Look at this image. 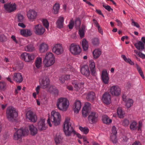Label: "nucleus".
<instances>
[{"label":"nucleus","mask_w":145,"mask_h":145,"mask_svg":"<svg viewBox=\"0 0 145 145\" xmlns=\"http://www.w3.org/2000/svg\"><path fill=\"white\" fill-rule=\"evenodd\" d=\"M98 117V115L96 113L91 112L88 116V120L90 123H93L97 120Z\"/></svg>","instance_id":"obj_16"},{"label":"nucleus","mask_w":145,"mask_h":145,"mask_svg":"<svg viewBox=\"0 0 145 145\" xmlns=\"http://www.w3.org/2000/svg\"><path fill=\"white\" fill-rule=\"evenodd\" d=\"M92 42L94 45L97 46L99 43V39L97 38H94L92 39Z\"/></svg>","instance_id":"obj_47"},{"label":"nucleus","mask_w":145,"mask_h":145,"mask_svg":"<svg viewBox=\"0 0 145 145\" xmlns=\"http://www.w3.org/2000/svg\"><path fill=\"white\" fill-rule=\"evenodd\" d=\"M93 21L94 23V24L95 25L96 27H97L98 26L100 25H99V24H98L97 21L95 19H93Z\"/></svg>","instance_id":"obj_62"},{"label":"nucleus","mask_w":145,"mask_h":145,"mask_svg":"<svg viewBox=\"0 0 145 145\" xmlns=\"http://www.w3.org/2000/svg\"><path fill=\"white\" fill-rule=\"evenodd\" d=\"M43 25L47 29H48L49 24L48 21L46 19H43L42 21Z\"/></svg>","instance_id":"obj_50"},{"label":"nucleus","mask_w":145,"mask_h":145,"mask_svg":"<svg viewBox=\"0 0 145 145\" xmlns=\"http://www.w3.org/2000/svg\"><path fill=\"white\" fill-rule=\"evenodd\" d=\"M74 23V22L73 20H71L70 22H69V24L68 25L69 28L70 29H71L73 28Z\"/></svg>","instance_id":"obj_54"},{"label":"nucleus","mask_w":145,"mask_h":145,"mask_svg":"<svg viewBox=\"0 0 145 145\" xmlns=\"http://www.w3.org/2000/svg\"><path fill=\"white\" fill-rule=\"evenodd\" d=\"M132 25L135 26L137 28H139L140 27V25L134 21L133 20L132 23Z\"/></svg>","instance_id":"obj_56"},{"label":"nucleus","mask_w":145,"mask_h":145,"mask_svg":"<svg viewBox=\"0 0 145 145\" xmlns=\"http://www.w3.org/2000/svg\"><path fill=\"white\" fill-rule=\"evenodd\" d=\"M67 88L69 91H72L73 90V88L71 86H66Z\"/></svg>","instance_id":"obj_61"},{"label":"nucleus","mask_w":145,"mask_h":145,"mask_svg":"<svg viewBox=\"0 0 145 145\" xmlns=\"http://www.w3.org/2000/svg\"><path fill=\"white\" fill-rule=\"evenodd\" d=\"M129 124V121L127 119H124L122 122V125L124 126H127Z\"/></svg>","instance_id":"obj_52"},{"label":"nucleus","mask_w":145,"mask_h":145,"mask_svg":"<svg viewBox=\"0 0 145 145\" xmlns=\"http://www.w3.org/2000/svg\"><path fill=\"white\" fill-rule=\"evenodd\" d=\"M21 58L25 62H30L34 59L35 57L33 55L27 52H24L21 54Z\"/></svg>","instance_id":"obj_9"},{"label":"nucleus","mask_w":145,"mask_h":145,"mask_svg":"<svg viewBox=\"0 0 145 145\" xmlns=\"http://www.w3.org/2000/svg\"><path fill=\"white\" fill-rule=\"evenodd\" d=\"M21 22L22 23H19L18 24V26L23 28H25L26 27V26L22 22Z\"/></svg>","instance_id":"obj_59"},{"label":"nucleus","mask_w":145,"mask_h":145,"mask_svg":"<svg viewBox=\"0 0 145 145\" xmlns=\"http://www.w3.org/2000/svg\"><path fill=\"white\" fill-rule=\"evenodd\" d=\"M71 76V75H62L59 77V80L61 83H63L65 82V80H70L71 79L70 76Z\"/></svg>","instance_id":"obj_31"},{"label":"nucleus","mask_w":145,"mask_h":145,"mask_svg":"<svg viewBox=\"0 0 145 145\" xmlns=\"http://www.w3.org/2000/svg\"><path fill=\"white\" fill-rule=\"evenodd\" d=\"M82 45L84 51H86L88 50L89 47L88 43L85 39H82Z\"/></svg>","instance_id":"obj_36"},{"label":"nucleus","mask_w":145,"mask_h":145,"mask_svg":"<svg viewBox=\"0 0 145 145\" xmlns=\"http://www.w3.org/2000/svg\"><path fill=\"white\" fill-rule=\"evenodd\" d=\"M142 126V123L140 121L138 122V126L137 127L138 130L139 131L141 130V128Z\"/></svg>","instance_id":"obj_58"},{"label":"nucleus","mask_w":145,"mask_h":145,"mask_svg":"<svg viewBox=\"0 0 145 145\" xmlns=\"http://www.w3.org/2000/svg\"><path fill=\"white\" fill-rule=\"evenodd\" d=\"M103 7L108 11H110L111 10L112 11L113 10V9L111 8L108 5H103Z\"/></svg>","instance_id":"obj_53"},{"label":"nucleus","mask_w":145,"mask_h":145,"mask_svg":"<svg viewBox=\"0 0 145 145\" xmlns=\"http://www.w3.org/2000/svg\"><path fill=\"white\" fill-rule=\"evenodd\" d=\"M7 116L8 120L11 121H13L18 116L16 109L12 106L8 107L7 110Z\"/></svg>","instance_id":"obj_3"},{"label":"nucleus","mask_w":145,"mask_h":145,"mask_svg":"<svg viewBox=\"0 0 145 145\" xmlns=\"http://www.w3.org/2000/svg\"><path fill=\"white\" fill-rule=\"evenodd\" d=\"M93 57L95 58H97L101 55V52L100 49H95L93 52Z\"/></svg>","instance_id":"obj_37"},{"label":"nucleus","mask_w":145,"mask_h":145,"mask_svg":"<svg viewBox=\"0 0 145 145\" xmlns=\"http://www.w3.org/2000/svg\"><path fill=\"white\" fill-rule=\"evenodd\" d=\"M89 67L91 71L92 75L95 76L96 74L95 63L93 61L90 62Z\"/></svg>","instance_id":"obj_28"},{"label":"nucleus","mask_w":145,"mask_h":145,"mask_svg":"<svg viewBox=\"0 0 145 145\" xmlns=\"http://www.w3.org/2000/svg\"><path fill=\"white\" fill-rule=\"evenodd\" d=\"M42 58L41 57L37 58L35 62V65L36 67L39 69L41 66L42 64Z\"/></svg>","instance_id":"obj_41"},{"label":"nucleus","mask_w":145,"mask_h":145,"mask_svg":"<svg viewBox=\"0 0 145 145\" xmlns=\"http://www.w3.org/2000/svg\"><path fill=\"white\" fill-rule=\"evenodd\" d=\"M70 118L67 117L66 118L64 123L63 131L65 135L68 136H70L72 133L74 135H76L79 138L82 139V137L81 135L77 133L71 126V123L70 122Z\"/></svg>","instance_id":"obj_1"},{"label":"nucleus","mask_w":145,"mask_h":145,"mask_svg":"<svg viewBox=\"0 0 145 145\" xmlns=\"http://www.w3.org/2000/svg\"><path fill=\"white\" fill-rule=\"evenodd\" d=\"M18 22H23L24 20V17L23 16L20 14H19L18 16Z\"/></svg>","instance_id":"obj_49"},{"label":"nucleus","mask_w":145,"mask_h":145,"mask_svg":"<svg viewBox=\"0 0 145 145\" xmlns=\"http://www.w3.org/2000/svg\"><path fill=\"white\" fill-rule=\"evenodd\" d=\"M27 14L28 19L30 20L36 19L37 16V12L33 10H29Z\"/></svg>","instance_id":"obj_19"},{"label":"nucleus","mask_w":145,"mask_h":145,"mask_svg":"<svg viewBox=\"0 0 145 145\" xmlns=\"http://www.w3.org/2000/svg\"><path fill=\"white\" fill-rule=\"evenodd\" d=\"M60 6L58 3H56L53 6L54 13L55 14H57L59 9Z\"/></svg>","instance_id":"obj_45"},{"label":"nucleus","mask_w":145,"mask_h":145,"mask_svg":"<svg viewBox=\"0 0 145 145\" xmlns=\"http://www.w3.org/2000/svg\"><path fill=\"white\" fill-rule=\"evenodd\" d=\"M72 84L76 91L79 90L80 88L83 87L84 83H80L78 80H74L72 82Z\"/></svg>","instance_id":"obj_18"},{"label":"nucleus","mask_w":145,"mask_h":145,"mask_svg":"<svg viewBox=\"0 0 145 145\" xmlns=\"http://www.w3.org/2000/svg\"><path fill=\"white\" fill-rule=\"evenodd\" d=\"M25 50L26 51L32 52L35 50L34 47L33 45L31 44H28L24 47Z\"/></svg>","instance_id":"obj_38"},{"label":"nucleus","mask_w":145,"mask_h":145,"mask_svg":"<svg viewBox=\"0 0 145 145\" xmlns=\"http://www.w3.org/2000/svg\"><path fill=\"white\" fill-rule=\"evenodd\" d=\"M69 49L71 52L74 55L79 54L81 52V49L79 45L74 43L71 44Z\"/></svg>","instance_id":"obj_8"},{"label":"nucleus","mask_w":145,"mask_h":145,"mask_svg":"<svg viewBox=\"0 0 145 145\" xmlns=\"http://www.w3.org/2000/svg\"><path fill=\"white\" fill-rule=\"evenodd\" d=\"M81 107V102L79 100H76L74 102L73 110L75 113H78Z\"/></svg>","instance_id":"obj_23"},{"label":"nucleus","mask_w":145,"mask_h":145,"mask_svg":"<svg viewBox=\"0 0 145 145\" xmlns=\"http://www.w3.org/2000/svg\"><path fill=\"white\" fill-rule=\"evenodd\" d=\"M138 56L139 57L142 59H144L145 58V55L141 52H140Z\"/></svg>","instance_id":"obj_60"},{"label":"nucleus","mask_w":145,"mask_h":145,"mask_svg":"<svg viewBox=\"0 0 145 145\" xmlns=\"http://www.w3.org/2000/svg\"><path fill=\"white\" fill-rule=\"evenodd\" d=\"M11 38L16 43H18V42L17 40L16 37L15 36L12 35L11 36Z\"/></svg>","instance_id":"obj_63"},{"label":"nucleus","mask_w":145,"mask_h":145,"mask_svg":"<svg viewBox=\"0 0 145 145\" xmlns=\"http://www.w3.org/2000/svg\"><path fill=\"white\" fill-rule=\"evenodd\" d=\"M39 49L41 53H44L47 51L48 49V45L45 43H42L40 46Z\"/></svg>","instance_id":"obj_30"},{"label":"nucleus","mask_w":145,"mask_h":145,"mask_svg":"<svg viewBox=\"0 0 145 145\" xmlns=\"http://www.w3.org/2000/svg\"><path fill=\"white\" fill-rule=\"evenodd\" d=\"M51 121L55 125L60 124L61 121V116L58 112L52 111L51 112Z\"/></svg>","instance_id":"obj_5"},{"label":"nucleus","mask_w":145,"mask_h":145,"mask_svg":"<svg viewBox=\"0 0 145 145\" xmlns=\"http://www.w3.org/2000/svg\"><path fill=\"white\" fill-rule=\"evenodd\" d=\"M97 29L99 32L100 33L101 35H103V30L100 25L97 27Z\"/></svg>","instance_id":"obj_57"},{"label":"nucleus","mask_w":145,"mask_h":145,"mask_svg":"<svg viewBox=\"0 0 145 145\" xmlns=\"http://www.w3.org/2000/svg\"><path fill=\"white\" fill-rule=\"evenodd\" d=\"M86 30V26L82 24L79 30V34L81 38L84 37L85 32Z\"/></svg>","instance_id":"obj_29"},{"label":"nucleus","mask_w":145,"mask_h":145,"mask_svg":"<svg viewBox=\"0 0 145 145\" xmlns=\"http://www.w3.org/2000/svg\"><path fill=\"white\" fill-rule=\"evenodd\" d=\"M5 9L8 12H11L16 9V5L15 3H7L4 5Z\"/></svg>","instance_id":"obj_13"},{"label":"nucleus","mask_w":145,"mask_h":145,"mask_svg":"<svg viewBox=\"0 0 145 145\" xmlns=\"http://www.w3.org/2000/svg\"><path fill=\"white\" fill-rule=\"evenodd\" d=\"M101 78L103 82L105 84L108 83L109 78L108 73L106 69H104L102 71Z\"/></svg>","instance_id":"obj_15"},{"label":"nucleus","mask_w":145,"mask_h":145,"mask_svg":"<svg viewBox=\"0 0 145 145\" xmlns=\"http://www.w3.org/2000/svg\"><path fill=\"white\" fill-rule=\"evenodd\" d=\"M29 128L31 134L33 135H35L37 133V128L34 126L33 125H31L29 126Z\"/></svg>","instance_id":"obj_33"},{"label":"nucleus","mask_w":145,"mask_h":145,"mask_svg":"<svg viewBox=\"0 0 145 145\" xmlns=\"http://www.w3.org/2000/svg\"><path fill=\"white\" fill-rule=\"evenodd\" d=\"M79 129L83 133L85 134H87L89 131L88 128L86 127H82L80 126Z\"/></svg>","instance_id":"obj_46"},{"label":"nucleus","mask_w":145,"mask_h":145,"mask_svg":"<svg viewBox=\"0 0 145 145\" xmlns=\"http://www.w3.org/2000/svg\"><path fill=\"white\" fill-rule=\"evenodd\" d=\"M21 35L24 37H28L31 36L32 35V32L30 29H23L20 31Z\"/></svg>","instance_id":"obj_20"},{"label":"nucleus","mask_w":145,"mask_h":145,"mask_svg":"<svg viewBox=\"0 0 145 145\" xmlns=\"http://www.w3.org/2000/svg\"><path fill=\"white\" fill-rule=\"evenodd\" d=\"M95 97V94L93 92H89L86 97L87 99L89 101H93Z\"/></svg>","instance_id":"obj_39"},{"label":"nucleus","mask_w":145,"mask_h":145,"mask_svg":"<svg viewBox=\"0 0 145 145\" xmlns=\"http://www.w3.org/2000/svg\"><path fill=\"white\" fill-rule=\"evenodd\" d=\"M52 51L57 55L62 54L64 51L61 45L60 44H56L52 49Z\"/></svg>","instance_id":"obj_11"},{"label":"nucleus","mask_w":145,"mask_h":145,"mask_svg":"<svg viewBox=\"0 0 145 145\" xmlns=\"http://www.w3.org/2000/svg\"><path fill=\"white\" fill-rule=\"evenodd\" d=\"M121 57L126 62L129 63L131 65H134V62L132 61L130 58H127L125 55H122Z\"/></svg>","instance_id":"obj_40"},{"label":"nucleus","mask_w":145,"mask_h":145,"mask_svg":"<svg viewBox=\"0 0 145 145\" xmlns=\"http://www.w3.org/2000/svg\"><path fill=\"white\" fill-rule=\"evenodd\" d=\"M117 114L119 117L120 118H123L125 114L124 112L122 111L121 107H119L118 108Z\"/></svg>","instance_id":"obj_42"},{"label":"nucleus","mask_w":145,"mask_h":145,"mask_svg":"<svg viewBox=\"0 0 145 145\" xmlns=\"http://www.w3.org/2000/svg\"><path fill=\"white\" fill-rule=\"evenodd\" d=\"M69 105V100L65 98H61L59 99L57 102V106L60 110L66 111L68 109Z\"/></svg>","instance_id":"obj_2"},{"label":"nucleus","mask_w":145,"mask_h":145,"mask_svg":"<svg viewBox=\"0 0 145 145\" xmlns=\"http://www.w3.org/2000/svg\"><path fill=\"white\" fill-rule=\"evenodd\" d=\"M110 92L113 95L118 96L121 93V89L118 86H113L110 89Z\"/></svg>","instance_id":"obj_14"},{"label":"nucleus","mask_w":145,"mask_h":145,"mask_svg":"<svg viewBox=\"0 0 145 145\" xmlns=\"http://www.w3.org/2000/svg\"><path fill=\"white\" fill-rule=\"evenodd\" d=\"M102 120L103 123L106 124H109L112 122V120L110 119L108 116L104 115L102 117Z\"/></svg>","instance_id":"obj_35"},{"label":"nucleus","mask_w":145,"mask_h":145,"mask_svg":"<svg viewBox=\"0 0 145 145\" xmlns=\"http://www.w3.org/2000/svg\"><path fill=\"white\" fill-rule=\"evenodd\" d=\"M63 139L61 135L60 134H57L54 138V140L55 143L57 144L61 143Z\"/></svg>","instance_id":"obj_32"},{"label":"nucleus","mask_w":145,"mask_h":145,"mask_svg":"<svg viewBox=\"0 0 145 145\" xmlns=\"http://www.w3.org/2000/svg\"><path fill=\"white\" fill-rule=\"evenodd\" d=\"M116 22L118 23V25L119 26H121L122 25V24L121 22L118 19H116Z\"/></svg>","instance_id":"obj_64"},{"label":"nucleus","mask_w":145,"mask_h":145,"mask_svg":"<svg viewBox=\"0 0 145 145\" xmlns=\"http://www.w3.org/2000/svg\"><path fill=\"white\" fill-rule=\"evenodd\" d=\"M75 24L76 27H79L81 24V22L80 20L78 19H76L75 21Z\"/></svg>","instance_id":"obj_55"},{"label":"nucleus","mask_w":145,"mask_h":145,"mask_svg":"<svg viewBox=\"0 0 145 145\" xmlns=\"http://www.w3.org/2000/svg\"><path fill=\"white\" fill-rule=\"evenodd\" d=\"M7 40L6 37L3 35H0V41L3 42Z\"/></svg>","instance_id":"obj_51"},{"label":"nucleus","mask_w":145,"mask_h":145,"mask_svg":"<svg viewBox=\"0 0 145 145\" xmlns=\"http://www.w3.org/2000/svg\"><path fill=\"white\" fill-rule=\"evenodd\" d=\"M55 62L54 55L51 53L48 52L46 54L43 63L47 67H49L52 65Z\"/></svg>","instance_id":"obj_4"},{"label":"nucleus","mask_w":145,"mask_h":145,"mask_svg":"<svg viewBox=\"0 0 145 145\" xmlns=\"http://www.w3.org/2000/svg\"><path fill=\"white\" fill-rule=\"evenodd\" d=\"M134 45L138 50H143L144 49V45L141 41H139L138 42L135 43Z\"/></svg>","instance_id":"obj_34"},{"label":"nucleus","mask_w":145,"mask_h":145,"mask_svg":"<svg viewBox=\"0 0 145 145\" xmlns=\"http://www.w3.org/2000/svg\"><path fill=\"white\" fill-rule=\"evenodd\" d=\"M137 123L135 121H134L131 123L130 125V128L131 130H136L137 128Z\"/></svg>","instance_id":"obj_44"},{"label":"nucleus","mask_w":145,"mask_h":145,"mask_svg":"<svg viewBox=\"0 0 145 145\" xmlns=\"http://www.w3.org/2000/svg\"><path fill=\"white\" fill-rule=\"evenodd\" d=\"M64 18L62 16H59L56 22L57 27L59 28H61L63 27Z\"/></svg>","instance_id":"obj_27"},{"label":"nucleus","mask_w":145,"mask_h":145,"mask_svg":"<svg viewBox=\"0 0 145 145\" xmlns=\"http://www.w3.org/2000/svg\"><path fill=\"white\" fill-rule=\"evenodd\" d=\"M45 120L44 119H41L39 121L38 125V128L39 129L42 131L45 130L46 127L45 126Z\"/></svg>","instance_id":"obj_25"},{"label":"nucleus","mask_w":145,"mask_h":145,"mask_svg":"<svg viewBox=\"0 0 145 145\" xmlns=\"http://www.w3.org/2000/svg\"><path fill=\"white\" fill-rule=\"evenodd\" d=\"M28 131L25 129H18L13 135V139L15 140H20L23 136L27 135Z\"/></svg>","instance_id":"obj_6"},{"label":"nucleus","mask_w":145,"mask_h":145,"mask_svg":"<svg viewBox=\"0 0 145 145\" xmlns=\"http://www.w3.org/2000/svg\"><path fill=\"white\" fill-rule=\"evenodd\" d=\"M81 72L83 75L86 77L88 76L90 74V71L88 66L85 65L82 67Z\"/></svg>","instance_id":"obj_21"},{"label":"nucleus","mask_w":145,"mask_h":145,"mask_svg":"<svg viewBox=\"0 0 145 145\" xmlns=\"http://www.w3.org/2000/svg\"><path fill=\"white\" fill-rule=\"evenodd\" d=\"M90 104L86 102L85 103V105L82 110V114L84 117H86L88 114L89 110L90 109Z\"/></svg>","instance_id":"obj_17"},{"label":"nucleus","mask_w":145,"mask_h":145,"mask_svg":"<svg viewBox=\"0 0 145 145\" xmlns=\"http://www.w3.org/2000/svg\"><path fill=\"white\" fill-rule=\"evenodd\" d=\"M26 117L31 122H35L36 121L37 118L36 115L33 112L29 111L27 112L26 114Z\"/></svg>","instance_id":"obj_12"},{"label":"nucleus","mask_w":145,"mask_h":145,"mask_svg":"<svg viewBox=\"0 0 145 145\" xmlns=\"http://www.w3.org/2000/svg\"><path fill=\"white\" fill-rule=\"evenodd\" d=\"M40 85L41 88L45 89L49 87L50 80L47 77H44L40 81Z\"/></svg>","instance_id":"obj_10"},{"label":"nucleus","mask_w":145,"mask_h":145,"mask_svg":"<svg viewBox=\"0 0 145 145\" xmlns=\"http://www.w3.org/2000/svg\"><path fill=\"white\" fill-rule=\"evenodd\" d=\"M6 84L4 82H0V89L4 90L6 89Z\"/></svg>","instance_id":"obj_48"},{"label":"nucleus","mask_w":145,"mask_h":145,"mask_svg":"<svg viewBox=\"0 0 145 145\" xmlns=\"http://www.w3.org/2000/svg\"><path fill=\"white\" fill-rule=\"evenodd\" d=\"M125 105L127 108L131 107L133 104V101L131 99H128L125 102Z\"/></svg>","instance_id":"obj_43"},{"label":"nucleus","mask_w":145,"mask_h":145,"mask_svg":"<svg viewBox=\"0 0 145 145\" xmlns=\"http://www.w3.org/2000/svg\"><path fill=\"white\" fill-rule=\"evenodd\" d=\"M102 100L105 104H108L111 102L110 95L108 93H105L102 97Z\"/></svg>","instance_id":"obj_24"},{"label":"nucleus","mask_w":145,"mask_h":145,"mask_svg":"<svg viewBox=\"0 0 145 145\" xmlns=\"http://www.w3.org/2000/svg\"><path fill=\"white\" fill-rule=\"evenodd\" d=\"M13 78L14 81L19 83L21 82L23 80L22 76L19 72L14 73Z\"/></svg>","instance_id":"obj_26"},{"label":"nucleus","mask_w":145,"mask_h":145,"mask_svg":"<svg viewBox=\"0 0 145 145\" xmlns=\"http://www.w3.org/2000/svg\"><path fill=\"white\" fill-rule=\"evenodd\" d=\"M112 133L113 135L110 136L111 138L112 141L114 143H116L117 142V139L116 135L117 133V131L116 127L113 126L112 128Z\"/></svg>","instance_id":"obj_22"},{"label":"nucleus","mask_w":145,"mask_h":145,"mask_svg":"<svg viewBox=\"0 0 145 145\" xmlns=\"http://www.w3.org/2000/svg\"><path fill=\"white\" fill-rule=\"evenodd\" d=\"M33 29L35 33L39 36L43 35L45 31V29L40 24L34 25Z\"/></svg>","instance_id":"obj_7"}]
</instances>
